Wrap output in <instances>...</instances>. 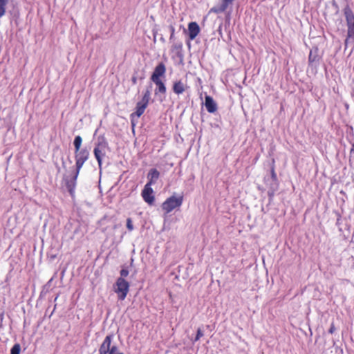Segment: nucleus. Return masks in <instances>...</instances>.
I'll use <instances>...</instances> for the list:
<instances>
[{"mask_svg": "<svg viewBox=\"0 0 354 354\" xmlns=\"http://www.w3.org/2000/svg\"><path fill=\"white\" fill-rule=\"evenodd\" d=\"M10 0H0V18L5 15L6 6Z\"/></svg>", "mask_w": 354, "mask_h": 354, "instance_id": "nucleus-18", "label": "nucleus"}, {"mask_svg": "<svg viewBox=\"0 0 354 354\" xmlns=\"http://www.w3.org/2000/svg\"><path fill=\"white\" fill-rule=\"evenodd\" d=\"M234 0H223L222 3L218 8H212V10L214 12H223L225 11L227 8L230 3H231Z\"/></svg>", "mask_w": 354, "mask_h": 354, "instance_id": "nucleus-16", "label": "nucleus"}, {"mask_svg": "<svg viewBox=\"0 0 354 354\" xmlns=\"http://www.w3.org/2000/svg\"><path fill=\"white\" fill-rule=\"evenodd\" d=\"M79 173H77V171L75 170L73 173V176L70 179L66 180V186L68 189V191L72 194L76 186V180L78 177Z\"/></svg>", "mask_w": 354, "mask_h": 354, "instance_id": "nucleus-11", "label": "nucleus"}, {"mask_svg": "<svg viewBox=\"0 0 354 354\" xmlns=\"http://www.w3.org/2000/svg\"><path fill=\"white\" fill-rule=\"evenodd\" d=\"M127 227L129 231H132L133 230V225L131 218H128L127 219Z\"/></svg>", "mask_w": 354, "mask_h": 354, "instance_id": "nucleus-25", "label": "nucleus"}, {"mask_svg": "<svg viewBox=\"0 0 354 354\" xmlns=\"http://www.w3.org/2000/svg\"><path fill=\"white\" fill-rule=\"evenodd\" d=\"M152 82L156 85V88L155 89V94L156 95L159 94L165 95L167 89L164 82L161 80H155Z\"/></svg>", "mask_w": 354, "mask_h": 354, "instance_id": "nucleus-13", "label": "nucleus"}, {"mask_svg": "<svg viewBox=\"0 0 354 354\" xmlns=\"http://www.w3.org/2000/svg\"><path fill=\"white\" fill-rule=\"evenodd\" d=\"M147 107V104H145L140 101L137 102L136 107V111L134 113L131 114V115H136L138 118L140 117L145 112V110L146 109Z\"/></svg>", "mask_w": 354, "mask_h": 354, "instance_id": "nucleus-15", "label": "nucleus"}, {"mask_svg": "<svg viewBox=\"0 0 354 354\" xmlns=\"http://www.w3.org/2000/svg\"><path fill=\"white\" fill-rule=\"evenodd\" d=\"M82 142V138L80 136H76L75 137L73 145L75 147V151H79L80 150L81 145Z\"/></svg>", "mask_w": 354, "mask_h": 354, "instance_id": "nucleus-19", "label": "nucleus"}, {"mask_svg": "<svg viewBox=\"0 0 354 354\" xmlns=\"http://www.w3.org/2000/svg\"><path fill=\"white\" fill-rule=\"evenodd\" d=\"M182 48L183 44L181 42H176L173 44L171 46V50L178 55L180 53Z\"/></svg>", "mask_w": 354, "mask_h": 354, "instance_id": "nucleus-20", "label": "nucleus"}, {"mask_svg": "<svg viewBox=\"0 0 354 354\" xmlns=\"http://www.w3.org/2000/svg\"><path fill=\"white\" fill-rule=\"evenodd\" d=\"M344 14L348 28L347 37L344 44L346 47L348 46V44H351L354 46V13L348 5H346L344 8Z\"/></svg>", "mask_w": 354, "mask_h": 354, "instance_id": "nucleus-1", "label": "nucleus"}, {"mask_svg": "<svg viewBox=\"0 0 354 354\" xmlns=\"http://www.w3.org/2000/svg\"><path fill=\"white\" fill-rule=\"evenodd\" d=\"M120 277L124 278L128 276L129 270L127 269H122L120 270Z\"/></svg>", "mask_w": 354, "mask_h": 354, "instance_id": "nucleus-26", "label": "nucleus"}, {"mask_svg": "<svg viewBox=\"0 0 354 354\" xmlns=\"http://www.w3.org/2000/svg\"><path fill=\"white\" fill-rule=\"evenodd\" d=\"M114 291L117 293L118 299L123 301L129 291V282L124 278H118L114 286Z\"/></svg>", "mask_w": 354, "mask_h": 354, "instance_id": "nucleus-3", "label": "nucleus"}, {"mask_svg": "<svg viewBox=\"0 0 354 354\" xmlns=\"http://www.w3.org/2000/svg\"><path fill=\"white\" fill-rule=\"evenodd\" d=\"M205 106L207 111L210 113H213L217 110L216 103L215 102L212 97L209 95H205Z\"/></svg>", "mask_w": 354, "mask_h": 354, "instance_id": "nucleus-10", "label": "nucleus"}, {"mask_svg": "<svg viewBox=\"0 0 354 354\" xmlns=\"http://www.w3.org/2000/svg\"><path fill=\"white\" fill-rule=\"evenodd\" d=\"M151 98V91L149 89H147L145 92L140 102L147 104L148 105L149 100Z\"/></svg>", "mask_w": 354, "mask_h": 354, "instance_id": "nucleus-21", "label": "nucleus"}, {"mask_svg": "<svg viewBox=\"0 0 354 354\" xmlns=\"http://www.w3.org/2000/svg\"><path fill=\"white\" fill-rule=\"evenodd\" d=\"M334 330H335V326L333 324H332L328 330V332L332 334V333H333Z\"/></svg>", "mask_w": 354, "mask_h": 354, "instance_id": "nucleus-28", "label": "nucleus"}, {"mask_svg": "<svg viewBox=\"0 0 354 354\" xmlns=\"http://www.w3.org/2000/svg\"><path fill=\"white\" fill-rule=\"evenodd\" d=\"M132 82L133 84H136V77H132Z\"/></svg>", "mask_w": 354, "mask_h": 354, "instance_id": "nucleus-29", "label": "nucleus"}, {"mask_svg": "<svg viewBox=\"0 0 354 354\" xmlns=\"http://www.w3.org/2000/svg\"><path fill=\"white\" fill-rule=\"evenodd\" d=\"M160 40L162 41V42H165V39L163 37H160Z\"/></svg>", "mask_w": 354, "mask_h": 354, "instance_id": "nucleus-30", "label": "nucleus"}, {"mask_svg": "<svg viewBox=\"0 0 354 354\" xmlns=\"http://www.w3.org/2000/svg\"><path fill=\"white\" fill-rule=\"evenodd\" d=\"M142 197L143 200L149 205H152L154 202L153 191L151 185L146 184L142 191Z\"/></svg>", "mask_w": 354, "mask_h": 354, "instance_id": "nucleus-7", "label": "nucleus"}, {"mask_svg": "<svg viewBox=\"0 0 354 354\" xmlns=\"http://www.w3.org/2000/svg\"><path fill=\"white\" fill-rule=\"evenodd\" d=\"M165 72H166V68H165V64L162 62L158 64L156 66V68L151 75V80L155 81V80H160V77L164 76L165 74Z\"/></svg>", "mask_w": 354, "mask_h": 354, "instance_id": "nucleus-8", "label": "nucleus"}, {"mask_svg": "<svg viewBox=\"0 0 354 354\" xmlns=\"http://www.w3.org/2000/svg\"><path fill=\"white\" fill-rule=\"evenodd\" d=\"M159 177L160 172L155 168L151 169L147 174L148 182L147 184L149 185L155 184Z\"/></svg>", "mask_w": 354, "mask_h": 354, "instance_id": "nucleus-12", "label": "nucleus"}, {"mask_svg": "<svg viewBox=\"0 0 354 354\" xmlns=\"http://www.w3.org/2000/svg\"><path fill=\"white\" fill-rule=\"evenodd\" d=\"M203 335H204L203 331L200 328H198L196 335L194 339V342L199 340L200 338L202 337Z\"/></svg>", "mask_w": 354, "mask_h": 354, "instance_id": "nucleus-23", "label": "nucleus"}, {"mask_svg": "<svg viewBox=\"0 0 354 354\" xmlns=\"http://www.w3.org/2000/svg\"><path fill=\"white\" fill-rule=\"evenodd\" d=\"M169 30H170V33H171V35H170V37H169V40H170V41H173V40L174 39L175 28H174V26L170 25V26H169Z\"/></svg>", "mask_w": 354, "mask_h": 354, "instance_id": "nucleus-24", "label": "nucleus"}, {"mask_svg": "<svg viewBox=\"0 0 354 354\" xmlns=\"http://www.w3.org/2000/svg\"><path fill=\"white\" fill-rule=\"evenodd\" d=\"M88 158L89 151L87 149L84 148L79 151H75V170L77 173H80L81 168Z\"/></svg>", "mask_w": 354, "mask_h": 354, "instance_id": "nucleus-6", "label": "nucleus"}, {"mask_svg": "<svg viewBox=\"0 0 354 354\" xmlns=\"http://www.w3.org/2000/svg\"><path fill=\"white\" fill-rule=\"evenodd\" d=\"M271 177H272L273 180L277 181V174H276V173L274 171V167H272L271 169Z\"/></svg>", "mask_w": 354, "mask_h": 354, "instance_id": "nucleus-27", "label": "nucleus"}, {"mask_svg": "<svg viewBox=\"0 0 354 354\" xmlns=\"http://www.w3.org/2000/svg\"><path fill=\"white\" fill-rule=\"evenodd\" d=\"M113 335H107L99 348V354H117L118 348L116 345H111Z\"/></svg>", "mask_w": 354, "mask_h": 354, "instance_id": "nucleus-5", "label": "nucleus"}, {"mask_svg": "<svg viewBox=\"0 0 354 354\" xmlns=\"http://www.w3.org/2000/svg\"><path fill=\"white\" fill-rule=\"evenodd\" d=\"M200 28L196 22H190L188 25V35L190 40H193L198 35Z\"/></svg>", "mask_w": 354, "mask_h": 354, "instance_id": "nucleus-9", "label": "nucleus"}, {"mask_svg": "<svg viewBox=\"0 0 354 354\" xmlns=\"http://www.w3.org/2000/svg\"><path fill=\"white\" fill-rule=\"evenodd\" d=\"M109 149V144L104 136H100L93 149V153L96 158L99 168L101 169L102 159L106 156V151Z\"/></svg>", "mask_w": 354, "mask_h": 354, "instance_id": "nucleus-2", "label": "nucleus"}, {"mask_svg": "<svg viewBox=\"0 0 354 354\" xmlns=\"http://www.w3.org/2000/svg\"><path fill=\"white\" fill-rule=\"evenodd\" d=\"M183 197L182 196L178 197L171 196L169 197L165 202H163L162 204V209L165 212L166 214H169L174 209L180 207L183 204Z\"/></svg>", "mask_w": 354, "mask_h": 354, "instance_id": "nucleus-4", "label": "nucleus"}, {"mask_svg": "<svg viewBox=\"0 0 354 354\" xmlns=\"http://www.w3.org/2000/svg\"><path fill=\"white\" fill-rule=\"evenodd\" d=\"M317 55V49L316 48L315 50H310L309 56H308V62L310 64H313L314 62H317L318 59Z\"/></svg>", "mask_w": 354, "mask_h": 354, "instance_id": "nucleus-17", "label": "nucleus"}, {"mask_svg": "<svg viewBox=\"0 0 354 354\" xmlns=\"http://www.w3.org/2000/svg\"><path fill=\"white\" fill-rule=\"evenodd\" d=\"M156 33L153 32V37L156 38Z\"/></svg>", "mask_w": 354, "mask_h": 354, "instance_id": "nucleus-31", "label": "nucleus"}, {"mask_svg": "<svg viewBox=\"0 0 354 354\" xmlns=\"http://www.w3.org/2000/svg\"><path fill=\"white\" fill-rule=\"evenodd\" d=\"M185 86L186 85L181 80H178L174 83L172 89L174 93L180 95L185 91Z\"/></svg>", "mask_w": 354, "mask_h": 354, "instance_id": "nucleus-14", "label": "nucleus"}, {"mask_svg": "<svg viewBox=\"0 0 354 354\" xmlns=\"http://www.w3.org/2000/svg\"><path fill=\"white\" fill-rule=\"evenodd\" d=\"M21 346L19 344H15L10 350V354H19Z\"/></svg>", "mask_w": 354, "mask_h": 354, "instance_id": "nucleus-22", "label": "nucleus"}]
</instances>
